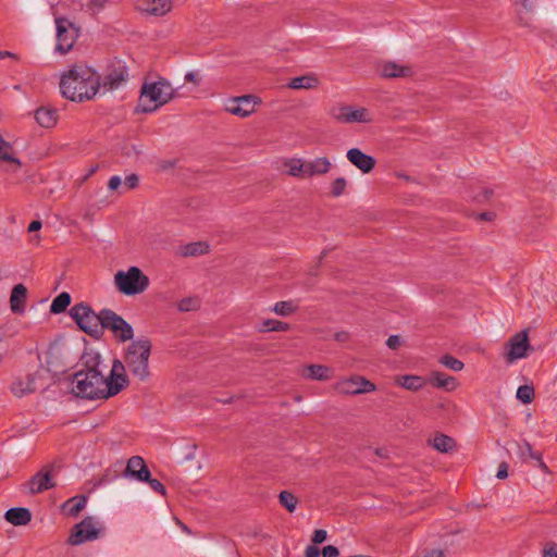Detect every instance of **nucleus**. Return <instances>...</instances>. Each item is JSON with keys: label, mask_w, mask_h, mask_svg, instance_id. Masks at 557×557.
<instances>
[{"label": "nucleus", "mask_w": 557, "mask_h": 557, "mask_svg": "<svg viewBox=\"0 0 557 557\" xmlns=\"http://www.w3.org/2000/svg\"><path fill=\"white\" fill-rule=\"evenodd\" d=\"M84 368L72 379V392L75 396L87 399H108L117 395L129 385L127 375H121L122 367L113 362L109 373L99 354H86L83 357Z\"/></svg>", "instance_id": "1"}, {"label": "nucleus", "mask_w": 557, "mask_h": 557, "mask_svg": "<svg viewBox=\"0 0 557 557\" xmlns=\"http://www.w3.org/2000/svg\"><path fill=\"white\" fill-rule=\"evenodd\" d=\"M62 95L72 101L89 100L100 90V77L89 66L75 64L62 75Z\"/></svg>", "instance_id": "2"}, {"label": "nucleus", "mask_w": 557, "mask_h": 557, "mask_svg": "<svg viewBox=\"0 0 557 557\" xmlns=\"http://www.w3.org/2000/svg\"><path fill=\"white\" fill-rule=\"evenodd\" d=\"M151 342L147 338H139L132 342L125 349L123 360L114 359L122 367L121 375L131 373L139 382L149 380L151 372L149 369V358L151 355Z\"/></svg>", "instance_id": "3"}, {"label": "nucleus", "mask_w": 557, "mask_h": 557, "mask_svg": "<svg viewBox=\"0 0 557 557\" xmlns=\"http://www.w3.org/2000/svg\"><path fill=\"white\" fill-rule=\"evenodd\" d=\"M175 96L176 90L164 78L144 83L140 89L136 112L152 113L174 99Z\"/></svg>", "instance_id": "4"}, {"label": "nucleus", "mask_w": 557, "mask_h": 557, "mask_svg": "<svg viewBox=\"0 0 557 557\" xmlns=\"http://www.w3.org/2000/svg\"><path fill=\"white\" fill-rule=\"evenodd\" d=\"M116 289L127 296L144 293L149 286V278L137 267H131L127 271H117L114 274Z\"/></svg>", "instance_id": "5"}, {"label": "nucleus", "mask_w": 557, "mask_h": 557, "mask_svg": "<svg viewBox=\"0 0 557 557\" xmlns=\"http://www.w3.org/2000/svg\"><path fill=\"white\" fill-rule=\"evenodd\" d=\"M70 315L83 332L95 338L102 335L101 311L96 313L88 304L79 302L70 309Z\"/></svg>", "instance_id": "6"}, {"label": "nucleus", "mask_w": 557, "mask_h": 557, "mask_svg": "<svg viewBox=\"0 0 557 557\" xmlns=\"http://www.w3.org/2000/svg\"><path fill=\"white\" fill-rule=\"evenodd\" d=\"M329 115L342 124H369L373 122V115L369 109L343 102L332 106Z\"/></svg>", "instance_id": "7"}, {"label": "nucleus", "mask_w": 557, "mask_h": 557, "mask_svg": "<svg viewBox=\"0 0 557 557\" xmlns=\"http://www.w3.org/2000/svg\"><path fill=\"white\" fill-rule=\"evenodd\" d=\"M101 319L102 331L104 329L111 331L115 339L120 342H127L133 338V326L113 310L102 309Z\"/></svg>", "instance_id": "8"}, {"label": "nucleus", "mask_w": 557, "mask_h": 557, "mask_svg": "<svg viewBox=\"0 0 557 557\" xmlns=\"http://www.w3.org/2000/svg\"><path fill=\"white\" fill-rule=\"evenodd\" d=\"M334 389L344 396H356L376 391V385L362 375H351L334 384Z\"/></svg>", "instance_id": "9"}, {"label": "nucleus", "mask_w": 557, "mask_h": 557, "mask_svg": "<svg viewBox=\"0 0 557 557\" xmlns=\"http://www.w3.org/2000/svg\"><path fill=\"white\" fill-rule=\"evenodd\" d=\"M102 532V527L94 517H86L79 523H77L70 536L67 542L71 545H81L88 541L97 540Z\"/></svg>", "instance_id": "10"}, {"label": "nucleus", "mask_w": 557, "mask_h": 557, "mask_svg": "<svg viewBox=\"0 0 557 557\" xmlns=\"http://www.w3.org/2000/svg\"><path fill=\"white\" fill-rule=\"evenodd\" d=\"M57 26V50L61 53L69 52L77 37H78V28L75 25L64 17L55 18Z\"/></svg>", "instance_id": "11"}, {"label": "nucleus", "mask_w": 557, "mask_h": 557, "mask_svg": "<svg viewBox=\"0 0 557 557\" xmlns=\"http://www.w3.org/2000/svg\"><path fill=\"white\" fill-rule=\"evenodd\" d=\"M260 103L261 99L259 97L253 95H244L228 99L225 110L233 115L248 117L256 111V107Z\"/></svg>", "instance_id": "12"}, {"label": "nucleus", "mask_w": 557, "mask_h": 557, "mask_svg": "<svg viewBox=\"0 0 557 557\" xmlns=\"http://www.w3.org/2000/svg\"><path fill=\"white\" fill-rule=\"evenodd\" d=\"M127 67L123 62H112L100 81V89L104 91L116 89L127 81Z\"/></svg>", "instance_id": "13"}, {"label": "nucleus", "mask_w": 557, "mask_h": 557, "mask_svg": "<svg viewBox=\"0 0 557 557\" xmlns=\"http://www.w3.org/2000/svg\"><path fill=\"white\" fill-rule=\"evenodd\" d=\"M506 360L511 363L517 359L524 358L530 348L528 331L523 330L513 335L507 343Z\"/></svg>", "instance_id": "14"}, {"label": "nucleus", "mask_w": 557, "mask_h": 557, "mask_svg": "<svg viewBox=\"0 0 557 557\" xmlns=\"http://www.w3.org/2000/svg\"><path fill=\"white\" fill-rule=\"evenodd\" d=\"M54 485L51 467H47L32 476L29 480V492L32 494H39L54 487Z\"/></svg>", "instance_id": "15"}, {"label": "nucleus", "mask_w": 557, "mask_h": 557, "mask_svg": "<svg viewBox=\"0 0 557 557\" xmlns=\"http://www.w3.org/2000/svg\"><path fill=\"white\" fill-rule=\"evenodd\" d=\"M346 157L348 161L355 165L362 173H370L375 166V159L362 152L358 148H351L347 151Z\"/></svg>", "instance_id": "16"}, {"label": "nucleus", "mask_w": 557, "mask_h": 557, "mask_svg": "<svg viewBox=\"0 0 557 557\" xmlns=\"http://www.w3.org/2000/svg\"><path fill=\"white\" fill-rule=\"evenodd\" d=\"M380 74L385 78H406L413 75V70L409 65L387 61L380 65Z\"/></svg>", "instance_id": "17"}, {"label": "nucleus", "mask_w": 557, "mask_h": 557, "mask_svg": "<svg viewBox=\"0 0 557 557\" xmlns=\"http://www.w3.org/2000/svg\"><path fill=\"white\" fill-rule=\"evenodd\" d=\"M174 0H139L138 9L153 16H163L172 10Z\"/></svg>", "instance_id": "18"}, {"label": "nucleus", "mask_w": 557, "mask_h": 557, "mask_svg": "<svg viewBox=\"0 0 557 557\" xmlns=\"http://www.w3.org/2000/svg\"><path fill=\"white\" fill-rule=\"evenodd\" d=\"M46 367L51 373H61L65 370L66 363L63 360L62 350L58 345H51L46 354Z\"/></svg>", "instance_id": "19"}, {"label": "nucleus", "mask_w": 557, "mask_h": 557, "mask_svg": "<svg viewBox=\"0 0 557 557\" xmlns=\"http://www.w3.org/2000/svg\"><path fill=\"white\" fill-rule=\"evenodd\" d=\"M10 391L15 397H23L36 391L35 375L28 374L25 377H16L10 385Z\"/></svg>", "instance_id": "20"}, {"label": "nucleus", "mask_w": 557, "mask_h": 557, "mask_svg": "<svg viewBox=\"0 0 557 557\" xmlns=\"http://www.w3.org/2000/svg\"><path fill=\"white\" fill-rule=\"evenodd\" d=\"M126 474L135 478L138 481L148 480L150 476V470L140 456H133L128 459L126 466Z\"/></svg>", "instance_id": "21"}, {"label": "nucleus", "mask_w": 557, "mask_h": 557, "mask_svg": "<svg viewBox=\"0 0 557 557\" xmlns=\"http://www.w3.org/2000/svg\"><path fill=\"white\" fill-rule=\"evenodd\" d=\"M332 168L331 161L326 157H319L314 160H305V176L306 178L324 175L329 173Z\"/></svg>", "instance_id": "22"}, {"label": "nucleus", "mask_w": 557, "mask_h": 557, "mask_svg": "<svg viewBox=\"0 0 557 557\" xmlns=\"http://www.w3.org/2000/svg\"><path fill=\"white\" fill-rule=\"evenodd\" d=\"M4 518L8 522L15 527L26 525L32 520V512L28 508L14 507L7 510Z\"/></svg>", "instance_id": "23"}, {"label": "nucleus", "mask_w": 557, "mask_h": 557, "mask_svg": "<svg viewBox=\"0 0 557 557\" xmlns=\"http://www.w3.org/2000/svg\"><path fill=\"white\" fill-rule=\"evenodd\" d=\"M27 288L23 284L13 287L10 296V307L13 313H23L25 310V301Z\"/></svg>", "instance_id": "24"}, {"label": "nucleus", "mask_w": 557, "mask_h": 557, "mask_svg": "<svg viewBox=\"0 0 557 557\" xmlns=\"http://www.w3.org/2000/svg\"><path fill=\"white\" fill-rule=\"evenodd\" d=\"M430 383L433 386H435L437 388H443L447 392L455 391L459 385L456 377L447 375L440 371H433L430 374Z\"/></svg>", "instance_id": "25"}, {"label": "nucleus", "mask_w": 557, "mask_h": 557, "mask_svg": "<svg viewBox=\"0 0 557 557\" xmlns=\"http://www.w3.org/2000/svg\"><path fill=\"white\" fill-rule=\"evenodd\" d=\"M520 4L522 7V11L518 12L517 18L518 24L521 27L534 29L533 20L528 16V13H533L537 7V0H520Z\"/></svg>", "instance_id": "26"}, {"label": "nucleus", "mask_w": 557, "mask_h": 557, "mask_svg": "<svg viewBox=\"0 0 557 557\" xmlns=\"http://www.w3.org/2000/svg\"><path fill=\"white\" fill-rule=\"evenodd\" d=\"M210 245L207 242H194L182 245L177 249V255L184 258L198 257L208 253Z\"/></svg>", "instance_id": "27"}, {"label": "nucleus", "mask_w": 557, "mask_h": 557, "mask_svg": "<svg viewBox=\"0 0 557 557\" xmlns=\"http://www.w3.org/2000/svg\"><path fill=\"white\" fill-rule=\"evenodd\" d=\"M35 119L40 126L50 128L57 124L58 113L54 109L41 107L36 110Z\"/></svg>", "instance_id": "28"}, {"label": "nucleus", "mask_w": 557, "mask_h": 557, "mask_svg": "<svg viewBox=\"0 0 557 557\" xmlns=\"http://www.w3.org/2000/svg\"><path fill=\"white\" fill-rule=\"evenodd\" d=\"M319 84V78L313 74H309L292 78L287 86L292 89H315Z\"/></svg>", "instance_id": "29"}, {"label": "nucleus", "mask_w": 557, "mask_h": 557, "mask_svg": "<svg viewBox=\"0 0 557 557\" xmlns=\"http://www.w3.org/2000/svg\"><path fill=\"white\" fill-rule=\"evenodd\" d=\"M0 160L9 162L14 165L13 172L17 171L22 166V162L14 156V149L12 145L4 140L0 135Z\"/></svg>", "instance_id": "30"}, {"label": "nucleus", "mask_w": 557, "mask_h": 557, "mask_svg": "<svg viewBox=\"0 0 557 557\" xmlns=\"http://www.w3.org/2000/svg\"><path fill=\"white\" fill-rule=\"evenodd\" d=\"M285 173L289 176L297 178H306L305 176V160L300 158H289L283 161Z\"/></svg>", "instance_id": "31"}, {"label": "nucleus", "mask_w": 557, "mask_h": 557, "mask_svg": "<svg viewBox=\"0 0 557 557\" xmlns=\"http://www.w3.org/2000/svg\"><path fill=\"white\" fill-rule=\"evenodd\" d=\"M396 384L408 391H419L424 386V379L419 375H399L395 380Z\"/></svg>", "instance_id": "32"}, {"label": "nucleus", "mask_w": 557, "mask_h": 557, "mask_svg": "<svg viewBox=\"0 0 557 557\" xmlns=\"http://www.w3.org/2000/svg\"><path fill=\"white\" fill-rule=\"evenodd\" d=\"M86 504L87 497L85 495H78L67 499L63 504L62 509L66 515L76 517L85 508Z\"/></svg>", "instance_id": "33"}, {"label": "nucleus", "mask_w": 557, "mask_h": 557, "mask_svg": "<svg viewBox=\"0 0 557 557\" xmlns=\"http://www.w3.org/2000/svg\"><path fill=\"white\" fill-rule=\"evenodd\" d=\"M431 445L440 453H450L456 447V442L453 437L445 434H436L431 441Z\"/></svg>", "instance_id": "34"}, {"label": "nucleus", "mask_w": 557, "mask_h": 557, "mask_svg": "<svg viewBox=\"0 0 557 557\" xmlns=\"http://www.w3.org/2000/svg\"><path fill=\"white\" fill-rule=\"evenodd\" d=\"M305 376L310 380L327 381L331 379V369L322 364H309L305 368Z\"/></svg>", "instance_id": "35"}, {"label": "nucleus", "mask_w": 557, "mask_h": 557, "mask_svg": "<svg viewBox=\"0 0 557 557\" xmlns=\"http://www.w3.org/2000/svg\"><path fill=\"white\" fill-rule=\"evenodd\" d=\"M297 310L298 306L293 300L278 301L272 308V311L281 317L292 315Z\"/></svg>", "instance_id": "36"}, {"label": "nucleus", "mask_w": 557, "mask_h": 557, "mask_svg": "<svg viewBox=\"0 0 557 557\" xmlns=\"http://www.w3.org/2000/svg\"><path fill=\"white\" fill-rule=\"evenodd\" d=\"M290 330V324L278 320H264L259 329L260 332H286Z\"/></svg>", "instance_id": "37"}, {"label": "nucleus", "mask_w": 557, "mask_h": 557, "mask_svg": "<svg viewBox=\"0 0 557 557\" xmlns=\"http://www.w3.org/2000/svg\"><path fill=\"white\" fill-rule=\"evenodd\" d=\"M71 304V296L69 293L66 292H63L61 294H59L52 301L51 306H50V311L52 313H61L63 311H65V309L70 306Z\"/></svg>", "instance_id": "38"}, {"label": "nucleus", "mask_w": 557, "mask_h": 557, "mask_svg": "<svg viewBox=\"0 0 557 557\" xmlns=\"http://www.w3.org/2000/svg\"><path fill=\"white\" fill-rule=\"evenodd\" d=\"M280 504L285 507L289 512H293L297 506V498L288 491H282L278 496Z\"/></svg>", "instance_id": "39"}, {"label": "nucleus", "mask_w": 557, "mask_h": 557, "mask_svg": "<svg viewBox=\"0 0 557 557\" xmlns=\"http://www.w3.org/2000/svg\"><path fill=\"white\" fill-rule=\"evenodd\" d=\"M347 180L345 177H337L330 184V194L337 198L345 194L347 188Z\"/></svg>", "instance_id": "40"}, {"label": "nucleus", "mask_w": 557, "mask_h": 557, "mask_svg": "<svg viewBox=\"0 0 557 557\" xmlns=\"http://www.w3.org/2000/svg\"><path fill=\"white\" fill-rule=\"evenodd\" d=\"M516 396L523 404H530L535 397V392L531 385H521L518 387Z\"/></svg>", "instance_id": "41"}, {"label": "nucleus", "mask_w": 557, "mask_h": 557, "mask_svg": "<svg viewBox=\"0 0 557 557\" xmlns=\"http://www.w3.org/2000/svg\"><path fill=\"white\" fill-rule=\"evenodd\" d=\"M200 308L198 297H186L177 304V309L182 312L194 311Z\"/></svg>", "instance_id": "42"}, {"label": "nucleus", "mask_w": 557, "mask_h": 557, "mask_svg": "<svg viewBox=\"0 0 557 557\" xmlns=\"http://www.w3.org/2000/svg\"><path fill=\"white\" fill-rule=\"evenodd\" d=\"M440 363L455 372H459L463 369V362L451 355L441 357Z\"/></svg>", "instance_id": "43"}, {"label": "nucleus", "mask_w": 557, "mask_h": 557, "mask_svg": "<svg viewBox=\"0 0 557 557\" xmlns=\"http://www.w3.org/2000/svg\"><path fill=\"white\" fill-rule=\"evenodd\" d=\"M525 447H527V450H528V453H529L530 457H531V458H533V459H535V461H537V466H539V468L541 469V471H543L544 473L549 474V473H550V470H549V468L547 467V465L543 461L541 454L535 453V451L532 449V446H531L529 443H525Z\"/></svg>", "instance_id": "44"}, {"label": "nucleus", "mask_w": 557, "mask_h": 557, "mask_svg": "<svg viewBox=\"0 0 557 557\" xmlns=\"http://www.w3.org/2000/svg\"><path fill=\"white\" fill-rule=\"evenodd\" d=\"M140 482H147L154 492L165 495V487L159 480L149 476L148 480H140Z\"/></svg>", "instance_id": "45"}, {"label": "nucleus", "mask_w": 557, "mask_h": 557, "mask_svg": "<svg viewBox=\"0 0 557 557\" xmlns=\"http://www.w3.org/2000/svg\"><path fill=\"white\" fill-rule=\"evenodd\" d=\"M123 184L127 189H135L139 185V176L135 173H132L125 177Z\"/></svg>", "instance_id": "46"}, {"label": "nucleus", "mask_w": 557, "mask_h": 557, "mask_svg": "<svg viewBox=\"0 0 557 557\" xmlns=\"http://www.w3.org/2000/svg\"><path fill=\"white\" fill-rule=\"evenodd\" d=\"M543 557H557V543H546L543 548Z\"/></svg>", "instance_id": "47"}, {"label": "nucleus", "mask_w": 557, "mask_h": 557, "mask_svg": "<svg viewBox=\"0 0 557 557\" xmlns=\"http://www.w3.org/2000/svg\"><path fill=\"white\" fill-rule=\"evenodd\" d=\"M401 344L403 339L398 335H391L386 341L387 347L392 350L398 349L401 346Z\"/></svg>", "instance_id": "48"}, {"label": "nucleus", "mask_w": 557, "mask_h": 557, "mask_svg": "<svg viewBox=\"0 0 557 557\" xmlns=\"http://www.w3.org/2000/svg\"><path fill=\"white\" fill-rule=\"evenodd\" d=\"M321 554L323 557H338L339 550L333 545H327L322 549Z\"/></svg>", "instance_id": "49"}, {"label": "nucleus", "mask_w": 557, "mask_h": 557, "mask_svg": "<svg viewBox=\"0 0 557 557\" xmlns=\"http://www.w3.org/2000/svg\"><path fill=\"white\" fill-rule=\"evenodd\" d=\"M326 531L325 530H315L312 535V542L314 544H321L326 540Z\"/></svg>", "instance_id": "50"}, {"label": "nucleus", "mask_w": 557, "mask_h": 557, "mask_svg": "<svg viewBox=\"0 0 557 557\" xmlns=\"http://www.w3.org/2000/svg\"><path fill=\"white\" fill-rule=\"evenodd\" d=\"M508 476V465L507 462L503 461L498 466V471L496 473V478L499 480H504Z\"/></svg>", "instance_id": "51"}, {"label": "nucleus", "mask_w": 557, "mask_h": 557, "mask_svg": "<svg viewBox=\"0 0 557 557\" xmlns=\"http://www.w3.org/2000/svg\"><path fill=\"white\" fill-rule=\"evenodd\" d=\"M122 185V180L120 176L114 175L108 182V188L110 190H116Z\"/></svg>", "instance_id": "52"}, {"label": "nucleus", "mask_w": 557, "mask_h": 557, "mask_svg": "<svg viewBox=\"0 0 557 557\" xmlns=\"http://www.w3.org/2000/svg\"><path fill=\"white\" fill-rule=\"evenodd\" d=\"M320 554H321L320 549L314 545L308 546L305 552L306 557H319Z\"/></svg>", "instance_id": "53"}, {"label": "nucleus", "mask_w": 557, "mask_h": 557, "mask_svg": "<svg viewBox=\"0 0 557 557\" xmlns=\"http://www.w3.org/2000/svg\"><path fill=\"white\" fill-rule=\"evenodd\" d=\"M185 81L194 83L195 85H199L200 79L198 77V74L196 72H188L185 75Z\"/></svg>", "instance_id": "54"}, {"label": "nucleus", "mask_w": 557, "mask_h": 557, "mask_svg": "<svg viewBox=\"0 0 557 557\" xmlns=\"http://www.w3.org/2000/svg\"><path fill=\"white\" fill-rule=\"evenodd\" d=\"M334 338L337 342L345 343L349 339V333L346 331L337 332L335 333Z\"/></svg>", "instance_id": "55"}, {"label": "nucleus", "mask_w": 557, "mask_h": 557, "mask_svg": "<svg viewBox=\"0 0 557 557\" xmlns=\"http://www.w3.org/2000/svg\"><path fill=\"white\" fill-rule=\"evenodd\" d=\"M495 216H496V214L494 212L487 211V212L480 213L479 219L481 221L491 222L495 219Z\"/></svg>", "instance_id": "56"}, {"label": "nucleus", "mask_w": 557, "mask_h": 557, "mask_svg": "<svg viewBox=\"0 0 557 557\" xmlns=\"http://www.w3.org/2000/svg\"><path fill=\"white\" fill-rule=\"evenodd\" d=\"M41 228V222L40 221H33L28 225V232H36Z\"/></svg>", "instance_id": "57"}, {"label": "nucleus", "mask_w": 557, "mask_h": 557, "mask_svg": "<svg viewBox=\"0 0 557 557\" xmlns=\"http://www.w3.org/2000/svg\"><path fill=\"white\" fill-rule=\"evenodd\" d=\"M176 161L175 160H172V161H163L161 164H160V168L162 170H168V169H171L175 165Z\"/></svg>", "instance_id": "58"}, {"label": "nucleus", "mask_w": 557, "mask_h": 557, "mask_svg": "<svg viewBox=\"0 0 557 557\" xmlns=\"http://www.w3.org/2000/svg\"><path fill=\"white\" fill-rule=\"evenodd\" d=\"M426 557H444V554L442 550L434 549Z\"/></svg>", "instance_id": "59"}, {"label": "nucleus", "mask_w": 557, "mask_h": 557, "mask_svg": "<svg viewBox=\"0 0 557 557\" xmlns=\"http://www.w3.org/2000/svg\"><path fill=\"white\" fill-rule=\"evenodd\" d=\"M7 57H13V54L9 51H0V59H4Z\"/></svg>", "instance_id": "60"}, {"label": "nucleus", "mask_w": 557, "mask_h": 557, "mask_svg": "<svg viewBox=\"0 0 557 557\" xmlns=\"http://www.w3.org/2000/svg\"><path fill=\"white\" fill-rule=\"evenodd\" d=\"M491 195H492V190L486 189V190L484 191V198H485V199H488V198L491 197Z\"/></svg>", "instance_id": "61"}, {"label": "nucleus", "mask_w": 557, "mask_h": 557, "mask_svg": "<svg viewBox=\"0 0 557 557\" xmlns=\"http://www.w3.org/2000/svg\"><path fill=\"white\" fill-rule=\"evenodd\" d=\"M101 1H102V0H96V2H97V3H99V4H101Z\"/></svg>", "instance_id": "62"}, {"label": "nucleus", "mask_w": 557, "mask_h": 557, "mask_svg": "<svg viewBox=\"0 0 557 557\" xmlns=\"http://www.w3.org/2000/svg\"><path fill=\"white\" fill-rule=\"evenodd\" d=\"M2 361V355H0V362Z\"/></svg>", "instance_id": "63"}]
</instances>
